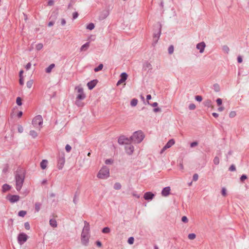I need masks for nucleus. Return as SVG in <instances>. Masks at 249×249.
<instances>
[{
	"instance_id": "nucleus-2",
	"label": "nucleus",
	"mask_w": 249,
	"mask_h": 249,
	"mask_svg": "<svg viewBox=\"0 0 249 249\" xmlns=\"http://www.w3.org/2000/svg\"><path fill=\"white\" fill-rule=\"evenodd\" d=\"M144 135L141 130L135 131L133 135L130 137L131 142L135 143H140L144 138Z\"/></svg>"
},
{
	"instance_id": "nucleus-52",
	"label": "nucleus",
	"mask_w": 249,
	"mask_h": 249,
	"mask_svg": "<svg viewBox=\"0 0 249 249\" xmlns=\"http://www.w3.org/2000/svg\"><path fill=\"white\" fill-rule=\"evenodd\" d=\"M18 131L19 133H22L23 131V128L21 125H18Z\"/></svg>"
},
{
	"instance_id": "nucleus-38",
	"label": "nucleus",
	"mask_w": 249,
	"mask_h": 249,
	"mask_svg": "<svg viewBox=\"0 0 249 249\" xmlns=\"http://www.w3.org/2000/svg\"><path fill=\"white\" fill-rule=\"evenodd\" d=\"M43 45L42 43H38L36 45V48L37 51H39L43 48Z\"/></svg>"
},
{
	"instance_id": "nucleus-64",
	"label": "nucleus",
	"mask_w": 249,
	"mask_h": 249,
	"mask_svg": "<svg viewBox=\"0 0 249 249\" xmlns=\"http://www.w3.org/2000/svg\"><path fill=\"white\" fill-rule=\"evenodd\" d=\"M242 61H243V59H242V56L240 55L238 56V57H237L238 63H241L242 62Z\"/></svg>"
},
{
	"instance_id": "nucleus-28",
	"label": "nucleus",
	"mask_w": 249,
	"mask_h": 249,
	"mask_svg": "<svg viewBox=\"0 0 249 249\" xmlns=\"http://www.w3.org/2000/svg\"><path fill=\"white\" fill-rule=\"evenodd\" d=\"M127 76H128V75L125 72H122L121 75H120V78L123 80L124 81H125V80H126L127 78Z\"/></svg>"
},
{
	"instance_id": "nucleus-10",
	"label": "nucleus",
	"mask_w": 249,
	"mask_h": 249,
	"mask_svg": "<svg viewBox=\"0 0 249 249\" xmlns=\"http://www.w3.org/2000/svg\"><path fill=\"white\" fill-rule=\"evenodd\" d=\"M118 142L120 144H125V145H126L128 143L131 142V140L130 137L128 138L124 135H122L120 136L118 138Z\"/></svg>"
},
{
	"instance_id": "nucleus-62",
	"label": "nucleus",
	"mask_w": 249,
	"mask_h": 249,
	"mask_svg": "<svg viewBox=\"0 0 249 249\" xmlns=\"http://www.w3.org/2000/svg\"><path fill=\"white\" fill-rule=\"evenodd\" d=\"M78 16V13L77 12H74L72 14V18L73 19H75L76 18H77Z\"/></svg>"
},
{
	"instance_id": "nucleus-45",
	"label": "nucleus",
	"mask_w": 249,
	"mask_h": 249,
	"mask_svg": "<svg viewBox=\"0 0 249 249\" xmlns=\"http://www.w3.org/2000/svg\"><path fill=\"white\" fill-rule=\"evenodd\" d=\"M213 89L215 91L218 92L220 90L219 86L217 84L213 85Z\"/></svg>"
},
{
	"instance_id": "nucleus-43",
	"label": "nucleus",
	"mask_w": 249,
	"mask_h": 249,
	"mask_svg": "<svg viewBox=\"0 0 249 249\" xmlns=\"http://www.w3.org/2000/svg\"><path fill=\"white\" fill-rule=\"evenodd\" d=\"M236 115V113L234 111H231L229 113V117L231 118H234Z\"/></svg>"
},
{
	"instance_id": "nucleus-22",
	"label": "nucleus",
	"mask_w": 249,
	"mask_h": 249,
	"mask_svg": "<svg viewBox=\"0 0 249 249\" xmlns=\"http://www.w3.org/2000/svg\"><path fill=\"white\" fill-rule=\"evenodd\" d=\"M203 105L205 107H210L212 106V102L211 100L207 99L203 102Z\"/></svg>"
},
{
	"instance_id": "nucleus-46",
	"label": "nucleus",
	"mask_w": 249,
	"mask_h": 249,
	"mask_svg": "<svg viewBox=\"0 0 249 249\" xmlns=\"http://www.w3.org/2000/svg\"><path fill=\"white\" fill-rule=\"evenodd\" d=\"M213 162L214 164L218 165L219 163V158L217 157H214V159L213 160Z\"/></svg>"
},
{
	"instance_id": "nucleus-29",
	"label": "nucleus",
	"mask_w": 249,
	"mask_h": 249,
	"mask_svg": "<svg viewBox=\"0 0 249 249\" xmlns=\"http://www.w3.org/2000/svg\"><path fill=\"white\" fill-rule=\"evenodd\" d=\"M29 134L33 138H36L37 136V132L33 130H32L30 131Z\"/></svg>"
},
{
	"instance_id": "nucleus-48",
	"label": "nucleus",
	"mask_w": 249,
	"mask_h": 249,
	"mask_svg": "<svg viewBox=\"0 0 249 249\" xmlns=\"http://www.w3.org/2000/svg\"><path fill=\"white\" fill-rule=\"evenodd\" d=\"M24 227L26 230H29L30 229V224L28 222H26L24 223Z\"/></svg>"
},
{
	"instance_id": "nucleus-53",
	"label": "nucleus",
	"mask_w": 249,
	"mask_h": 249,
	"mask_svg": "<svg viewBox=\"0 0 249 249\" xmlns=\"http://www.w3.org/2000/svg\"><path fill=\"white\" fill-rule=\"evenodd\" d=\"M113 162V160L111 159H107L105 160V163L107 165L110 164Z\"/></svg>"
},
{
	"instance_id": "nucleus-56",
	"label": "nucleus",
	"mask_w": 249,
	"mask_h": 249,
	"mask_svg": "<svg viewBox=\"0 0 249 249\" xmlns=\"http://www.w3.org/2000/svg\"><path fill=\"white\" fill-rule=\"evenodd\" d=\"M247 178V175L243 174L240 177V180H241V181L243 182Z\"/></svg>"
},
{
	"instance_id": "nucleus-51",
	"label": "nucleus",
	"mask_w": 249,
	"mask_h": 249,
	"mask_svg": "<svg viewBox=\"0 0 249 249\" xmlns=\"http://www.w3.org/2000/svg\"><path fill=\"white\" fill-rule=\"evenodd\" d=\"M195 99L196 101L200 102L202 100V97L201 96L197 95V96H196Z\"/></svg>"
},
{
	"instance_id": "nucleus-19",
	"label": "nucleus",
	"mask_w": 249,
	"mask_h": 249,
	"mask_svg": "<svg viewBox=\"0 0 249 249\" xmlns=\"http://www.w3.org/2000/svg\"><path fill=\"white\" fill-rule=\"evenodd\" d=\"M89 47V42H88L85 43L84 45H83L80 49V52H83L87 51Z\"/></svg>"
},
{
	"instance_id": "nucleus-55",
	"label": "nucleus",
	"mask_w": 249,
	"mask_h": 249,
	"mask_svg": "<svg viewBox=\"0 0 249 249\" xmlns=\"http://www.w3.org/2000/svg\"><path fill=\"white\" fill-rule=\"evenodd\" d=\"M65 149L67 152H70L71 149V147L69 144H67L65 146Z\"/></svg>"
},
{
	"instance_id": "nucleus-31",
	"label": "nucleus",
	"mask_w": 249,
	"mask_h": 249,
	"mask_svg": "<svg viewBox=\"0 0 249 249\" xmlns=\"http://www.w3.org/2000/svg\"><path fill=\"white\" fill-rule=\"evenodd\" d=\"M41 203L39 202H36L35 203V211L36 212H38L40 209Z\"/></svg>"
},
{
	"instance_id": "nucleus-5",
	"label": "nucleus",
	"mask_w": 249,
	"mask_h": 249,
	"mask_svg": "<svg viewBox=\"0 0 249 249\" xmlns=\"http://www.w3.org/2000/svg\"><path fill=\"white\" fill-rule=\"evenodd\" d=\"M161 24L160 23H158L157 25V31H155L153 34V43L152 45L155 46L157 43L158 42L160 37L161 35Z\"/></svg>"
},
{
	"instance_id": "nucleus-6",
	"label": "nucleus",
	"mask_w": 249,
	"mask_h": 249,
	"mask_svg": "<svg viewBox=\"0 0 249 249\" xmlns=\"http://www.w3.org/2000/svg\"><path fill=\"white\" fill-rule=\"evenodd\" d=\"M75 90H77L78 94L76 97V99L78 100H83L85 99L86 95L84 93L83 88L80 86H78L75 87Z\"/></svg>"
},
{
	"instance_id": "nucleus-35",
	"label": "nucleus",
	"mask_w": 249,
	"mask_h": 249,
	"mask_svg": "<svg viewBox=\"0 0 249 249\" xmlns=\"http://www.w3.org/2000/svg\"><path fill=\"white\" fill-rule=\"evenodd\" d=\"M95 27V25L93 23H90L87 25L86 28L89 30H93Z\"/></svg>"
},
{
	"instance_id": "nucleus-32",
	"label": "nucleus",
	"mask_w": 249,
	"mask_h": 249,
	"mask_svg": "<svg viewBox=\"0 0 249 249\" xmlns=\"http://www.w3.org/2000/svg\"><path fill=\"white\" fill-rule=\"evenodd\" d=\"M143 68H145V69H148L149 70H151L152 69V65L151 64L149 63L148 62H146L144 64H143Z\"/></svg>"
},
{
	"instance_id": "nucleus-25",
	"label": "nucleus",
	"mask_w": 249,
	"mask_h": 249,
	"mask_svg": "<svg viewBox=\"0 0 249 249\" xmlns=\"http://www.w3.org/2000/svg\"><path fill=\"white\" fill-rule=\"evenodd\" d=\"M57 13L55 12H52L50 17V20H54V22L55 21V20L57 18Z\"/></svg>"
},
{
	"instance_id": "nucleus-27",
	"label": "nucleus",
	"mask_w": 249,
	"mask_h": 249,
	"mask_svg": "<svg viewBox=\"0 0 249 249\" xmlns=\"http://www.w3.org/2000/svg\"><path fill=\"white\" fill-rule=\"evenodd\" d=\"M55 67L54 64H51L49 67H48L46 70L45 71L47 73H50L51 72L52 69H53Z\"/></svg>"
},
{
	"instance_id": "nucleus-30",
	"label": "nucleus",
	"mask_w": 249,
	"mask_h": 249,
	"mask_svg": "<svg viewBox=\"0 0 249 249\" xmlns=\"http://www.w3.org/2000/svg\"><path fill=\"white\" fill-rule=\"evenodd\" d=\"M121 187H122V185L119 182H116L114 184L113 188L115 190H119L121 189Z\"/></svg>"
},
{
	"instance_id": "nucleus-40",
	"label": "nucleus",
	"mask_w": 249,
	"mask_h": 249,
	"mask_svg": "<svg viewBox=\"0 0 249 249\" xmlns=\"http://www.w3.org/2000/svg\"><path fill=\"white\" fill-rule=\"evenodd\" d=\"M33 84V81L32 80L28 81L26 83L27 87L29 89H30Z\"/></svg>"
},
{
	"instance_id": "nucleus-61",
	"label": "nucleus",
	"mask_w": 249,
	"mask_h": 249,
	"mask_svg": "<svg viewBox=\"0 0 249 249\" xmlns=\"http://www.w3.org/2000/svg\"><path fill=\"white\" fill-rule=\"evenodd\" d=\"M198 145V142H193L191 143L190 146L191 147H194Z\"/></svg>"
},
{
	"instance_id": "nucleus-24",
	"label": "nucleus",
	"mask_w": 249,
	"mask_h": 249,
	"mask_svg": "<svg viewBox=\"0 0 249 249\" xmlns=\"http://www.w3.org/2000/svg\"><path fill=\"white\" fill-rule=\"evenodd\" d=\"M48 163V161L46 160H43L40 162V167L42 169H45Z\"/></svg>"
},
{
	"instance_id": "nucleus-37",
	"label": "nucleus",
	"mask_w": 249,
	"mask_h": 249,
	"mask_svg": "<svg viewBox=\"0 0 249 249\" xmlns=\"http://www.w3.org/2000/svg\"><path fill=\"white\" fill-rule=\"evenodd\" d=\"M27 212L26 211H20L18 213V215L21 217H24L26 214Z\"/></svg>"
},
{
	"instance_id": "nucleus-21",
	"label": "nucleus",
	"mask_w": 249,
	"mask_h": 249,
	"mask_svg": "<svg viewBox=\"0 0 249 249\" xmlns=\"http://www.w3.org/2000/svg\"><path fill=\"white\" fill-rule=\"evenodd\" d=\"M79 194H80V193L79 192H78L77 191H76L74 195V197H73V202L75 204H77V203H78V198H79Z\"/></svg>"
},
{
	"instance_id": "nucleus-13",
	"label": "nucleus",
	"mask_w": 249,
	"mask_h": 249,
	"mask_svg": "<svg viewBox=\"0 0 249 249\" xmlns=\"http://www.w3.org/2000/svg\"><path fill=\"white\" fill-rule=\"evenodd\" d=\"M29 193V191L27 189H23L20 192V196L17 195V202L18 201L19 198H24Z\"/></svg>"
},
{
	"instance_id": "nucleus-34",
	"label": "nucleus",
	"mask_w": 249,
	"mask_h": 249,
	"mask_svg": "<svg viewBox=\"0 0 249 249\" xmlns=\"http://www.w3.org/2000/svg\"><path fill=\"white\" fill-rule=\"evenodd\" d=\"M103 64H100L98 65V67H96L94 68V71H95V72H98L101 70H102L103 68Z\"/></svg>"
},
{
	"instance_id": "nucleus-42",
	"label": "nucleus",
	"mask_w": 249,
	"mask_h": 249,
	"mask_svg": "<svg viewBox=\"0 0 249 249\" xmlns=\"http://www.w3.org/2000/svg\"><path fill=\"white\" fill-rule=\"evenodd\" d=\"M17 104L18 106H21L22 104V99L20 97H17Z\"/></svg>"
},
{
	"instance_id": "nucleus-57",
	"label": "nucleus",
	"mask_w": 249,
	"mask_h": 249,
	"mask_svg": "<svg viewBox=\"0 0 249 249\" xmlns=\"http://www.w3.org/2000/svg\"><path fill=\"white\" fill-rule=\"evenodd\" d=\"M181 221L184 223H187L188 221V219L186 216H183L181 218Z\"/></svg>"
},
{
	"instance_id": "nucleus-15",
	"label": "nucleus",
	"mask_w": 249,
	"mask_h": 249,
	"mask_svg": "<svg viewBox=\"0 0 249 249\" xmlns=\"http://www.w3.org/2000/svg\"><path fill=\"white\" fill-rule=\"evenodd\" d=\"M98 83L97 79H94L89 82L87 84V86L89 90L93 89Z\"/></svg>"
},
{
	"instance_id": "nucleus-7",
	"label": "nucleus",
	"mask_w": 249,
	"mask_h": 249,
	"mask_svg": "<svg viewBox=\"0 0 249 249\" xmlns=\"http://www.w3.org/2000/svg\"><path fill=\"white\" fill-rule=\"evenodd\" d=\"M28 238V236L26 233L21 232L18 236V242L20 245H22L27 241Z\"/></svg>"
},
{
	"instance_id": "nucleus-20",
	"label": "nucleus",
	"mask_w": 249,
	"mask_h": 249,
	"mask_svg": "<svg viewBox=\"0 0 249 249\" xmlns=\"http://www.w3.org/2000/svg\"><path fill=\"white\" fill-rule=\"evenodd\" d=\"M6 199H8L11 203H14L16 202V196L9 195L7 196Z\"/></svg>"
},
{
	"instance_id": "nucleus-36",
	"label": "nucleus",
	"mask_w": 249,
	"mask_h": 249,
	"mask_svg": "<svg viewBox=\"0 0 249 249\" xmlns=\"http://www.w3.org/2000/svg\"><path fill=\"white\" fill-rule=\"evenodd\" d=\"M102 231L104 233H108L110 231V229L108 227H106L102 229Z\"/></svg>"
},
{
	"instance_id": "nucleus-18",
	"label": "nucleus",
	"mask_w": 249,
	"mask_h": 249,
	"mask_svg": "<svg viewBox=\"0 0 249 249\" xmlns=\"http://www.w3.org/2000/svg\"><path fill=\"white\" fill-rule=\"evenodd\" d=\"M171 189L169 186L164 187L161 191V195L162 196H167L170 193Z\"/></svg>"
},
{
	"instance_id": "nucleus-4",
	"label": "nucleus",
	"mask_w": 249,
	"mask_h": 249,
	"mask_svg": "<svg viewBox=\"0 0 249 249\" xmlns=\"http://www.w3.org/2000/svg\"><path fill=\"white\" fill-rule=\"evenodd\" d=\"M43 121V120L42 116L38 115L33 119L32 124L34 127L38 129V130H40L42 127Z\"/></svg>"
},
{
	"instance_id": "nucleus-8",
	"label": "nucleus",
	"mask_w": 249,
	"mask_h": 249,
	"mask_svg": "<svg viewBox=\"0 0 249 249\" xmlns=\"http://www.w3.org/2000/svg\"><path fill=\"white\" fill-rule=\"evenodd\" d=\"M89 237L90 234L81 233V241L83 245L87 246L89 245Z\"/></svg>"
},
{
	"instance_id": "nucleus-33",
	"label": "nucleus",
	"mask_w": 249,
	"mask_h": 249,
	"mask_svg": "<svg viewBox=\"0 0 249 249\" xmlns=\"http://www.w3.org/2000/svg\"><path fill=\"white\" fill-rule=\"evenodd\" d=\"M137 103H138V100L136 98H134L131 100V101L130 102V105L132 107H135L137 105Z\"/></svg>"
},
{
	"instance_id": "nucleus-3",
	"label": "nucleus",
	"mask_w": 249,
	"mask_h": 249,
	"mask_svg": "<svg viewBox=\"0 0 249 249\" xmlns=\"http://www.w3.org/2000/svg\"><path fill=\"white\" fill-rule=\"evenodd\" d=\"M97 177L100 179H107L109 177V169L107 166H103L97 174Z\"/></svg>"
},
{
	"instance_id": "nucleus-41",
	"label": "nucleus",
	"mask_w": 249,
	"mask_h": 249,
	"mask_svg": "<svg viewBox=\"0 0 249 249\" xmlns=\"http://www.w3.org/2000/svg\"><path fill=\"white\" fill-rule=\"evenodd\" d=\"M174 46L173 45H170L168 49V53L170 54H172L174 52Z\"/></svg>"
},
{
	"instance_id": "nucleus-26",
	"label": "nucleus",
	"mask_w": 249,
	"mask_h": 249,
	"mask_svg": "<svg viewBox=\"0 0 249 249\" xmlns=\"http://www.w3.org/2000/svg\"><path fill=\"white\" fill-rule=\"evenodd\" d=\"M11 189V186L7 184H5L2 186V192L4 193L9 191Z\"/></svg>"
},
{
	"instance_id": "nucleus-14",
	"label": "nucleus",
	"mask_w": 249,
	"mask_h": 249,
	"mask_svg": "<svg viewBox=\"0 0 249 249\" xmlns=\"http://www.w3.org/2000/svg\"><path fill=\"white\" fill-rule=\"evenodd\" d=\"M90 225L89 222L86 221H84V226L83 229L82 233H86V234H90Z\"/></svg>"
},
{
	"instance_id": "nucleus-1",
	"label": "nucleus",
	"mask_w": 249,
	"mask_h": 249,
	"mask_svg": "<svg viewBox=\"0 0 249 249\" xmlns=\"http://www.w3.org/2000/svg\"><path fill=\"white\" fill-rule=\"evenodd\" d=\"M25 176V171L23 168L18 167L17 169V191H20L23 185Z\"/></svg>"
},
{
	"instance_id": "nucleus-23",
	"label": "nucleus",
	"mask_w": 249,
	"mask_h": 249,
	"mask_svg": "<svg viewBox=\"0 0 249 249\" xmlns=\"http://www.w3.org/2000/svg\"><path fill=\"white\" fill-rule=\"evenodd\" d=\"M49 223L50 226L53 228H55L57 226V222L54 219H51Z\"/></svg>"
},
{
	"instance_id": "nucleus-11",
	"label": "nucleus",
	"mask_w": 249,
	"mask_h": 249,
	"mask_svg": "<svg viewBox=\"0 0 249 249\" xmlns=\"http://www.w3.org/2000/svg\"><path fill=\"white\" fill-rule=\"evenodd\" d=\"M175 142L174 139H170L162 148V149L160 151V153H162L165 150L170 148L172 145H173L175 144Z\"/></svg>"
},
{
	"instance_id": "nucleus-39",
	"label": "nucleus",
	"mask_w": 249,
	"mask_h": 249,
	"mask_svg": "<svg viewBox=\"0 0 249 249\" xmlns=\"http://www.w3.org/2000/svg\"><path fill=\"white\" fill-rule=\"evenodd\" d=\"M222 49H223V51L224 52L226 53H228L230 51V49H229V47L227 45L223 46Z\"/></svg>"
},
{
	"instance_id": "nucleus-54",
	"label": "nucleus",
	"mask_w": 249,
	"mask_h": 249,
	"mask_svg": "<svg viewBox=\"0 0 249 249\" xmlns=\"http://www.w3.org/2000/svg\"><path fill=\"white\" fill-rule=\"evenodd\" d=\"M198 175L197 174H194L193 176V180L194 181H196L198 180Z\"/></svg>"
},
{
	"instance_id": "nucleus-49",
	"label": "nucleus",
	"mask_w": 249,
	"mask_h": 249,
	"mask_svg": "<svg viewBox=\"0 0 249 249\" xmlns=\"http://www.w3.org/2000/svg\"><path fill=\"white\" fill-rule=\"evenodd\" d=\"M75 104L78 107H83L84 105L83 103L80 102V100H78L77 99L76 100Z\"/></svg>"
},
{
	"instance_id": "nucleus-50",
	"label": "nucleus",
	"mask_w": 249,
	"mask_h": 249,
	"mask_svg": "<svg viewBox=\"0 0 249 249\" xmlns=\"http://www.w3.org/2000/svg\"><path fill=\"white\" fill-rule=\"evenodd\" d=\"M196 107V106L194 104H190L189 106V108L190 110H194Z\"/></svg>"
},
{
	"instance_id": "nucleus-17",
	"label": "nucleus",
	"mask_w": 249,
	"mask_h": 249,
	"mask_svg": "<svg viewBox=\"0 0 249 249\" xmlns=\"http://www.w3.org/2000/svg\"><path fill=\"white\" fill-rule=\"evenodd\" d=\"M206 47L205 43L204 42H201L200 43H198L196 46V48L197 49L199 50L200 53H202L205 49V48Z\"/></svg>"
},
{
	"instance_id": "nucleus-59",
	"label": "nucleus",
	"mask_w": 249,
	"mask_h": 249,
	"mask_svg": "<svg viewBox=\"0 0 249 249\" xmlns=\"http://www.w3.org/2000/svg\"><path fill=\"white\" fill-rule=\"evenodd\" d=\"M236 170V168L234 165L232 164L229 168V170L230 171H234Z\"/></svg>"
},
{
	"instance_id": "nucleus-12",
	"label": "nucleus",
	"mask_w": 249,
	"mask_h": 249,
	"mask_svg": "<svg viewBox=\"0 0 249 249\" xmlns=\"http://www.w3.org/2000/svg\"><path fill=\"white\" fill-rule=\"evenodd\" d=\"M125 150L126 154L129 155H131L134 152V146L130 144V143H128L126 145H125Z\"/></svg>"
},
{
	"instance_id": "nucleus-16",
	"label": "nucleus",
	"mask_w": 249,
	"mask_h": 249,
	"mask_svg": "<svg viewBox=\"0 0 249 249\" xmlns=\"http://www.w3.org/2000/svg\"><path fill=\"white\" fill-rule=\"evenodd\" d=\"M155 195L150 192H146L143 196V198L145 200H151L154 197Z\"/></svg>"
},
{
	"instance_id": "nucleus-9",
	"label": "nucleus",
	"mask_w": 249,
	"mask_h": 249,
	"mask_svg": "<svg viewBox=\"0 0 249 249\" xmlns=\"http://www.w3.org/2000/svg\"><path fill=\"white\" fill-rule=\"evenodd\" d=\"M57 160V167L59 170H61L63 168L65 162V156L63 153H62L61 155H59Z\"/></svg>"
},
{
	"instance_id": "nucleus-47",
	"label": "nucleus",
	"mask_w": 249,
	"mask_h": 249,
	"mask_svg": "<svg viewBox=\"0 0 249 249\" xmlns=\"http://www.w3.org/2000/svg\"><path fill=\"white\" fill-rule=\"evenodd\" d=\"M134 238L133 237H130L128 239L127 242L128 244L132 245L134 243Z\"/></svg>"
},
{
	"instance_id": "nucleus-60",
	"label": "nucleus",
	"mask_w": 249,
	"mask_h": 249,
	"mask_svg": "<svg viewBox=\"0 0 249 249\" xmlns=\"http://www.w3.org/2000/svg\"><path fill=\"white\" fill-rule=\"evenodd\" d=\"M216 101L218 106H220L222 104V100L221 98H217Z\"/></svg>"
},
{
	"instance_id": "nucleus-58",
	"label": "nucleus",
	"mask_w": 249,
	"mask_h": 249,
	"mask_svg": "<svg viewBox=\"0 0 249 249\" xmlns=\"http://www.w3.org/2000/svg\"><path fill=\"white\" fill-rule=\"evenodd\" d=\"M221 194H222V196H226L227 193H226V189L225 188L223 187L222 188Z\"/></svg>"
},
{
	"instance_id": "nucleus-63",
	"label": "nucleus",
	"mask_w": 249,
	"mask_h": 249,
	"mask_svg": "<svg viewBox=\"0 0 249 249\" xmlns=\"http://www.w3.org/2000/svg\"><path fill=\"white\" fill-rule=\"evenodd\" d=\"M19 83L21 86L24 85L23 77H19Z\"/></svg>"
},
{
	"instance_id": "nucleus-44",
	"label": "nucleus",
	"mask_w": 249,
	"mask_h": 249,
	"mask_svg": "<svg viewBox=\"0 0 249 249\" xmlns=\"http://www.w3.org/2000/svg\"><path fill=\"white\" fill-rule=\"evenodd\" d=\"M188 237L189 239L193 240L196 238V235L194 233H192L189 234Z\"/></svg>"
}]
</instances>
